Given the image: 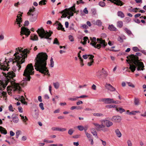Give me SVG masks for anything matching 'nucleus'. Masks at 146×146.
Instances as JSON below:
<instances>
[{
    "label": "nucleus",
    "instance_id": "nucleus-10",
    "mask_svg": "<svg viewBox=\"0 0 146 146\" xmlns=\"http://www.w3.org/2000/svg\"><path fill=\"white\" fill-rule=\"evenodd\" d=\"M92 124L95 126L96 129H100L104 132H106L108 131V129L105 127V125L102 123L101 124L97 123H93Z\"/></svg>",
    "mask_w": 146,
    "mask_h": 146
},
{
    "label": "nucleus",
    "instance_id": "nucleus-52",
    "mask_svg": "<svg viewBox=\"0 0 146 146\" xmlns=\"http://www.w3.org/2000/svg\"><path fill=\"white\" fill-rule=\"evenodd\" d=\"M125 20V21L127 23H129L131 20V19L128 17H126Z\"/></svg>",
    "mask_w": 146,
    "mask_h": 146
},
{
    "label": "nucleus",
    "instance_id": "nucleus-12",
    "mask_svg": "<svg viewBox=\"0 0 146 146\" xmlns=\"http://www.w3.org/2000/svg\"><path fill=\"white\" fill-rule=\"evenodd\" d=\"M21 14H19L17 16V18L16 19L15 22V24L17 25L19 27H21L22 26L21 23L22 22L21 18V17L22 16Z\"/></svg>",
    "mask_w": 146,
    "mask_h": 146
},
{
    "label": "nucleus",
    "instance_id": "nucleus-42",
    "mask_svg": "<svg viewBox=\"0 0 146 146\" xmlns=\"http://www.w3.org/2000/svg\"><path fill=\"white\" fill-rule=\"evenodd\" d=\"M99 5L102 7H104L105 6L106 4L104 1H100L99 3Z\"/></svg>",
    "mask_w": 146,
    "mask_h": 146
},
{
    "label": "nucleus",
    "instance_id": "nucleus-13",
    "mask_svg": "<svg viewBox=\"0 0 146 146\" xmlns=\"http://www.w3.org/2000/svg\"><path fill=\"white\" fill-rule=\"evenodd\" d=\"M102 123L104 124V125L106 126L107 127H109L113 125V123L112 122L108 120H102L101 121Z\"/></svg>",
    "mask_w": 146,
    "mask_h": 146
},
{
    "label": "nucleus",
    "instance_id": "nucleus-50",
    "mask_svg": "<svg viewBox=\"0 0 146 146\" xmlns=\"http://www.w3.org/2000/svg\"><path fill=\"white\" fill-rule=\"evenodd\" d=\"M53 44H56L58 45H59V42L57 38H56L54 39L53 42Z\"/></svg>",
    "mask_w": 146,
    "mask_h": 146
},
{
    "label": "nucleus",
    "instance_id": "nucleus-18",
    "mask_svg": "<svg viewBox=\"0 0 146 146\" xmlns=\"http://www.w3.org/2000/svg\"><path fill=\"white\" fill-rule=\"evenodd\" d=\"M52 129L54 131H64L66 130V129L65 128H61L57 127H54L52 128Z\"/></svg>",
    "mask_w": 146,
    "mask_h": 146
},
{
    "label": "nucleus",
    "instance_id": "nucleus-21",
    "mask_svg": "<svg viewBox=\"0 0 146 146\" xmlns=\"http://www.w3.org/2000/svg\"><path fill=\"white\" fill-rule=\"evenodd\" d=\"M83 58L85 59H86L88 58L90 59H92L94 57V56L91 55L85 54L83 56Z\"/></svg>",
    "mask_w": 146,
    "mask_h": 146
},
{
    "label": "nucleus",
    "instance_id": "nucleus-31",
    "mask_svg": "<svg viewBox=\"0 0 146 146\" xmlns=\"http://www.w3.org/2000/svg\"><path fill=\"white\" fill-rule=\"evenodd\" d=\"M117 15L121 17V18H123L125 17V15L121 11H118L117 13Z\"/></svg>",
    "mask_w": 146,
    "mask_h": 146
},
{
    "label": "nucleus",
    "instance_id": "nucleus-58",
    "mask_svg": "<svg viewBox=\"0 0 146 146\" xmlns=\"http://www.w3.org/2000/svg\"><path fill=\"white\" fill-rule=\"evenodd\" d=\"M27 138L26 136H23L21 138V140L22 141H24L27 139Z\"/></svg>",
    "mask_w": 146,
    "mask_h": 146
},
{
    "label": "nucleus",
    "instance_id": "nucleus-14",
    "mask_svg": "<svg viewBox=\"0 0 146 146\" xmlns=\"http://www.w3.org/2000/svg\"><path fill=\"white\" fill-rule=\"evenodd\" d=\"M100 101L104 102L106 104H113V99L110 98H102Z\"/></svg>",
    "mask_w": 146,
    "mask_h": 146
},
{
    "label": "nucleus",
    "instance_id": "nucleus-49",
    "mask_svg": "<svg viewBox=\"0 0 146 146\" xmlns=\"http://www.w3.org/2000/svg\"><path fill=\"white\" fill-rule=\"evenodd\" d=\"M78 128L80 131H82L84 129V127L82 125H79L77 127Z\"/></svg>",
    "mask_w": 146,
    "mask_h": 146
},
{
    "label": "nucleus",
    "instance_id": "nucleus-23",
    "mask_svg": "<svg viewBox=\"0 0 146 146\" xmlns=\"http://www.w3.org/2000/svg\"><path fill=\"white\" fill-rule=\"evenodd\" d=\"M115 132L116 136L120 138L121 136V134L118 129H116L115 130Z\"/></svg>",
    "mask_w": 146,
    "mask_h": 146
},
{
    "label": "nucleus",
    "instance_id": "nucleus-41",
    "mask_svg": "<svg viewBox=\"0 0 146 146\" xmlns=\"http://www.w3.org/2000/svg\"><path fill=\"white\" fill-rule=\"evenodd\" d=\"M78 98H79L78 96H74L72 98H69V99L71 101H75L77 100Z\"/></svg>",
    "mask_w": 146,
    "mask_h": 146
},
{
    "label": "nucleus",
    "instance_id": "nucleus-30",
    "mask_svg": "<svg viewBox=\"0 0 146 146\" xmlns=\"http://www.w3.org/2000/svg\"><path fill=\"white\" fill-rule=\"evenodd\" d=\"M140 111H132L129 113V115H135L136 113H139Z\"/></svg>",
    "mask_w": 146,
    "mask_h": 146
},
{
    "label": "nucleus",
    "instance_id": "nucleus-20",
    "mask_svg": "<svg viewBox=\"0 0 146 146\" xmlns=\"http://www.w3.org/2000/svg\"><path fill=\"white\" fill-rule=\"evenodd\" d=\"M31 39L32 40H37L38 39V38L37 35L35 34L32 35L31 36Z\"/></svg>",
    "mask_w": 146,
    "mask_h": 146
},
{
    "label": "nucleus",
    "instance_id": "nucleus-2",
    "mask_svg": "<svg viewBox=\"0 0 146 146\" xmlns=\"http://www.w3.org/2000/svg\"><path fill=\"white\" fill-rule=\"evenodd\" d=\"M0 77L3 76L5 77V80L0 84V90H4L7 85H9L7 89L9 95L11 94L12 92H19L21 90V88L19 83L15 82V80L13 78L15 76V74L12 71L6 72H1ZM6 93L5 92H0V97L3 96V98L6 99Z\"/></svg>",
    "mask_w": 146,
    "mask_h": 146
},
{
    "label": "nucleus",
    "instance_id": "nucleus-9",
    "mask_svg": "<svg viewBox=\"0 0 146 146\" xmlns=\"http://www.w3.org/2000/svg\"><path fill=\"white\" fill-rule=\"evenodd\" d=\"M35 8L33 7L30 9L27 13L28 15L30 16V21L31 22L35 21L37 18V15L34 12Z\"/></svg>",
    "mask_w": 146,
    "mask_h": 146
},
{
    "label": "nucleus",
    "instance_id": "nucleus-29",
    "mask_svg": "<svg viewBox=\"0 0 146 146\" xmlns=\"http://www.w3.org/2000/svg\"><path fill=\"white\" fill-rule=\"evenodd\" d=\"M108 28L111 31H115L117 30V29L113 25H109Z\"/></svg>",
    "mask_w": 146,
    "mask_h": 146
},
{
    "label": "nucleus",
    "instance_id": "nucleus-63",
    "mask_svg": "<svg viewBox=\"0 0 146 146\" xmlns=\"http://www.w3.org/2000/svg\"><path fill=\"white\" fill-rule=\"evenodd\" d=\"M82 0H78L77 1V3L78 4H79L80 3L82 4L84 3V2L82 1Z\"/></svg>",
    "mask_w": 146,
    "mask_h": 146
},
{
    "label": "nucleus",
    "instance_id": "nucleus-37",
    "mask_svg": "<svg viewBox=\"0 0 146 146\" xmlns=\"http://www.w3.org/2000/svg\"><path fill=\"white\" fill-rule=\"evenodd\" d=\"M59 83L58 82L53 83V85L55 88L56 89H58L59 87Z\"/></svg>",
    "mask_w": 146,
    "mask_h": 146
},
{
    "label": "nucleus",
    "instance_id": "nucleus-53",
    "mask_svg": "<svg viewBox=\"0 0 146 146\" xmlns=\"http://www.w3.org/2000/svg\"><path fill=\"white\" fill-rule=\"evenodd\" d=\"M74 132V130L72 129H70L68 131V134L70 135H72Z\"/></svg>",
    "mask_w": 146,
    "mask_h": 146
},
{
    "label": "nucleus",
    "instance_id": "nucleus-15",
    "mask_svg": "<svg viewBox=\"0 0 146 146\" xmlns=\"http://www.w3.org/2000/svg\"><path fill=\"white\" fill-rule=\"evenodd\" d=\"M121 120V117L119 115L114 116L111 118L112 121L115 123H119L120 122Z\"/></svg>",
    "mask_w": 146,
    "mask_h": 146
},
{
    "label": "nucleus",
    "instance_id": "nucleus-27",
    "mask_svg": "<svg viewBox=\"0 0 146 146\" xmlns=\"http://www.w3.org/2000/svg\"><path fill=\"white\" fill-rule=\"evenodd\" d=\"M139 9L136 8H133L132 7H131L130 8L128 9V10L129 12H134L135 13L138 12V10Z\"/></svg>",
    "mask_w": 146,
    "mask_h": 146
},
{
    "label": "nucleus",
    "instance_id": "nucleus-45",
    "mask_svg": "<svg viewBox=\"0 0 146 146\" xmlns=\"http://www.w3.org/2000/svg\"><path fill=\"white\" fill-rule=\"evenodd\" d=\"M127 143L128 146H132V142L130 140H128L127 141Z\"/></svg>",
    "mask_w": 146,
    "mask_h": 146
},
{
    "label": "nucleus",
    "instance_id": "nucleus-8",
    "mask_svg": "<svg viewBox=\"0 0 146 146\" xmlns=\"http://www.w3.org/2000/svg\"><path fill=\"white\" fill-rule=\"evenodd\" d=\"M75 9V5L73 6L72 7H71L69 9H66L63 11L62 13V16L61 17V18L64 17L65 18L66 17L67 15L69 16L67 17V18L68 19H70V16H72L74 15V13L73 12H74Z\"/></svg>",
    "mask_w": 146,
    "mask_h": 146
},
{
    "label": "nucleus",
    "instance_id": "nucleus-47",
    "mask_svg": "<svg viewBox=\"0 0 146 146\" xmlns=\"http://www.w3.org/2000/svg\"><path fill=\"white\" fill-rule=\"evenodd\" d=\"M46 0H42L40 1L39 3V5H45L46 4Z\"/></svg>",
    "mask_w": 146,
    "mask_h": 146
},
{
    "label": "nucleus",
    "instance_id": "nucleus-4",
    "mask_svg": "<svg viewBox=\"0 0 146 146\" xmlns=\"http://www.w3.org/2000/svg\"><path fill=\"white\" fill-rule=\"evenodd\" d=\"M129 59L126 61L129 64V68L132 72H134L136 68L137 70H144L143 63L140 62L138 60V57L133 55H131L129 56Z\"/></svg>",
    "mask_w": 146,
    "mask_h": 146
},
{
    "label": "nucleus",
    "instance_id": "nucleus-55",
    "mask_svg": "<svg viewBox=\"0 0 146 146\" xmlns=\"http://www.w3.org/2000/svg\"><path fill=\"white\" fill-rule=\"evenodd\" d=\"M44 142H46V143H53L54 141H49L45 139L43 140Z\"/></svg>",
    "mask_w": 146,
    "mask_h": 146
},
{
    "label": "nucleus",
    "instance_id": "nucleus-56",
    "mask_svg": "<svg viewBox=\"0 0 146 146\" xmlns=\"http://www.w3.org/2000/svg\"><path fill=\"white\" fill-rule=\"evenodd\" d=\"M69 39L71 42L73 41L74 40L73 36L71 35H70L68 36Z\"/></svg>",
    "mask_w": 146,
    "mask_h": 146
},
{
    "label": "nucleus",
    "instance_id": "nucleus-48",
    "mask_svg": "<svg viewBox=\"0 0 146 146\" xmlns=\"http://www.w3.org/2000/svg\"><path fill=\"white\" fill-rule=\"evenodd\" d=\"M50 66L51 67H53L54 66V62L53 60V59L52 58H51V59L50 60Z\"/></svg>",
    "mask_w": 146,
    "mask_h": 146
},
{
    "label": "nucleus",
    "instance_id": "nucleus-38",
    "mask_svg": "<svg viewBox=\"0 0 146 146\" xmlns=\"http://www.w3.org/2000/svg\"><path fill=\"white\" fill-rule=\"evenodd\" d=\"M124 30L125 31V32L127 33L128 35H130L132 34L131 31L126 28L124 29Z\"/></svg>",
    "mask_w": 146,
    "mask_h": 146
},
{
    "label": "nucleus",
    "instance_id": "nucleus-35",
    "mask_svg": "<svg viewBox=\"0 0 146 146\" xmlns=\"http://www.w3.org/2000/svg\"><path fill=\"white\" fill-rule=\"evenodd\" d=\"M93 115L96 117H102L104 116L103 114L100 113H94L93 114Z\"/></svg>",
    "mask_w": 146,
    "mask_h": 146
},
{
    "label": "nucleus",
    "instance_id": "nucleus-61",
    "mask_svg": "<svg viewBox=\"0 0 146 146\" xmlns=\"http://www.w3.org/2000/svg\"><path fill=\"white\" fill-rule=\"evenodd\" d=\"M81 27L83 28H84L85 29H87L88 27L87 25L85 24H82L81 26Z\"/></svg>",
    "mask_w": 146,
    "mask_h": 146
},
{
    "label": "nucleus",
    "instance_id": "nucleus-44",
    "mask_svg": "<svg viewBox=\"0 0 146 146\" xmlns=\"http://www.w3.org/2000/svg\"><path fill=\"white\" fill-rule=\"evenodd\" d=\"M91 131L92 133L94 135H97L96 132L94 129L93 128L92 129H91Z\"/></svg>",
    "mask_w": 146,
    "mask_h": 146
},
{
    "label": "nucleus",
    "instance_id": "nucleus-17",
    "mask_svg": "<svg viewBox=\"0 0 146 146\" xmlns=\"http://www.w3.org/2000/svg\"><path fill=\"white\" fill-rule=\"evenodd\" d=\"M134 103L136 106L140 105L141 104L140 100L138 98H135L134 100Z\"/></svg>",
    "mask_w": 146,
    "mask_h": 146
},
{
    "label": "nucleus",
    "instance_id": "nucleus-59",
    "mask_svg": "<svg viewBox=\"0 0 146 146\" xmlns=\"http://www.w3.org/2000/svg\"><path fill=\"white\" fill-rule=\"evenodd\" d=\"M9 110L11 111H14L13 108L11 105H10L9 107Z\"/></svg>",
    "mask_w": 146,
    "mask_h": 146
},
{
    "label": "nucleus",
    "instance_id": "nucleus-64",
    "mask_svg": "<svg viewBox=\"0 0 146 146\" xmlns=\"http://www.w3.org/2000/svg\"><path fill=\"white\" fill-rule=\"evenodd\" d=\"M92 89H93L94 90H96V86L93 84L92 85Z\"/></svg>",
    "mask_w": 146,
    "mask_h": 146
},
{
    "label": "nucleus",
    "instance_id": "nucleus-19",
    "mask_svg": "<svg viewBox=\"0 0 146 146\" xmlns=\"http://www.w3.org/2000/svg\"><path fill=\"white\" fill-rule=\"evenodd\" d=\"M56 24H57L58 26V27L57 28L58 30H60L62 31H65V30H64V28L63 27V26L60 23H59L58 21H57L56 23Z\"/></svg>",
    "mask_w": 146,
    "mask_h": 146
},
{
    "label": "nucleus",
    "instance_id": "nucleus-11",
    "mask_svg": "<svg viewBox=\"0 0 146 146\" xmlns=\"http://www.w3.org/2000/svg\"><path fill=\"white\" fill-rule=\"evenodd\" d=\"M31 32L29 29L25 27H23L21 29L20 35L22 36L23 35H25L27 37L30 34Z\"/></svg>",
    "mask_w": 146,
    "mask_h": 146
},
{
    "label": "nucleus",
    "instance_id": "nucleus-25",
    "mask_svg": "<svg viewBox=\"0 0 146 146\" xmlns=\"http://www.w3.org/2000/svg\"><path fill=\"white\" fill-rule=\"evenodd\" d=\"M81 16H83L84 15V14H88V11L87 9V8L86 7H85L83 10V12L82 11H81Z\"/></svg>",
    "mask_w": 146,
    "mask_h": 146
},
{
    "label": "nucleus",
    "instance_id": "nucleus-24",
    "mask_svg": "<svg viewBox=\"0 0 146 146\" xmlns=\"http://www.w3.org/2000/svg\"><path fill=\"white\" fill-rule=\"evenodd\" d=\"M0 132L2 134L5 135L7 133V131L5 128L1 126H0Z\"/></svg>",
    "mask_w": 146,
    "mask_h": 146
},
{
    "label": "nucleus",
    "instance_id": "nucleus-26",
    "mask_svg": "<svg viewBox=\"0 0 146 146\" xmlns=\"http://www.w3.org/2000/svg\"><path fill=\"white\" fill-rule=\"evenodd\" d=\"M92 22L95 25H97L98 26H100L102 25V22L99 20H97L96 21H93Z\"/></svg>",
    "mask_w": 146,
    "mask_h": 146
},
{
    "label": "nucleus",
    "instance_id": "nucleus-36",
    "mask_svg": "<svg viewBox=\"0 0 146 146\" xmlns=\"http://www.w3.org/2000/svg\"><path fill=\"white\" fill-rule=\"evenodd\" d=\"M117 106L116 105L114 104H111L107 106V107L108 108H115V110L116 109V108H117Z\"/></svg>",
    "mask_w": 146,
    "mask_h": 146
},
{
    "label": "nucleus",
    "instance_id": "nucleus-51",
    "mask_svg": "<svg viewBox=\"0 0 146 146\" xmlns=\"http://www.w3.org/2000/svg\"><path fill=\"white\" fill-rule=\"evenodd\" d=\"M21 103L24 104H27V103L25 101L24 98L23 96L22 97V99L21 100Z\"/></svg>",
    "mask_w": 146,
    "mask_h": 146
},
{
    "label": "nucleus",
    "instance_id": "nucleus-34",
    "mask_svg": "<svg viewBox=\"0 0 146 146\" xmlns=\"http://www.w3.org/2000/svg\"><path fill=\"white\" fill-rule=\"evenodd\" d=\"M96 75L98 78H100L102 75V73L101 71L100 70L98 71L96 73Z\"/></svg>",
    "mask_w": 146,
    "mask_h": 146
},
{
    "label": "nucleus",
    "instance_id": "nucleus-16",
    "mask_svg": "<svg viewBox=\"0 0 146 146\" xmlns=\"http://www.w3.org/2000/svg\"><path fill=\"white\" fill-rule=\"evenodd\" d=\"M105 86L107 89L110 91L113 92L115 90V88L110 84H106Z\"/></svg>",
    "mask_w": 146,
    "mask_h": 146
},
{
    "label": "nucleus",
    "instance_id": "nucleus-40",
    "mask_svg": "<svg viewBox=\"0 0 146 146\" xmlns=\"http://www.w3.org/2000/svg\"><path fill=\"white\" fill-rule=\"evenodd\" d=\"M85 134L89 139L92 138V135L88 133V132H86Z\"/></svg>",
    "mask_w": 146,
    "mask_h": 146
},
{
    "label": "nucleus",
    "instance_id": "nucleus-57",
    "mask_svg": "<svg viewBox=\"0 0 146 146\" xmlns=\"http://www.w3.org/2000/svg\"><path fill=\"white\" fill-rule=\"evenodd\" d=\"M125 39V36H123L122 38L120 36L118 38V40L120 42H122L123 41V39Z\"/></svg>",
    "mask_w": 146,
    "mask_h": 146
},
{
    "label": "nucleus",
    "instance_id": "nucleus-62",
    "mask_svg": "<svg viewBox=\"0 0 146 146\" xmlns=\"http://www.w3.org/2000/svg\"><path fill=\"white\" fill-rule=\"evenodd\" d=\"M52 100L53 102V104H56L57 103V102L56 100V99L55 98H52Z\"/></svg>",
    "mask_w": 146,
    "mask_h": 146
},
{
    "label": "nucleus",
    "instance_id": "nucleus-60",
    "mask_svg": "<svg viewBox=\"0 0 146 146\" xmlns=\"http://www.w3.org/2000/svg\"><path fill=\"white\" fill-rule=\"evenodd\" d=\"M127 83L129 86L133 88L135 87L134 85L132 83L130 82H127Z\"/></svg>",
    "mask_w": 146,
    "mask_h": 146
},
{
    "label": "nucleus",
    "instance_id": "nucleus-5",
    "mask_svg": "<svg viewBox=\"0 0 146 146\" xmlns=\"http://www.w3.org/2000/svg\"><path fill=\"white\" fill-rule=\"evenodd\" d=\"M34 68L32 64L31 63L28 64L25 70L23 75L24 77L23 78V82L21 85L24 86L26 85L27 81H29L31 78V75H33L34 74Z\"/></svg>",
    "mask_w": 146,
    "mask_h": 146
},
{
    "label": "nucleus",
    "instance_id": "nucleus-6",
    "mask_svg": "<svg viewBox=\"0 0 146 146\" xmlns=\"http://www.w3.org/2000/svg\"><path fill=\"white\" fill-rule=\"evenodd\" d=\"M90 40L91 41L90 44L98 49H99L101 46L104 47L107 44L105 40L102 39L97 38L96 40L95 37H90Z\"/></svg>",
    "mask_w": 146,
    "mask_h": 146
},
{
    "label": "nucleus",
    "instance_id": "nucleus-3",
    "mask_svg": "<svg viewBox=\"0 0 146 146\" xmlns=\"http://www.w3.org/2000/svg\"><path fill=\"white\" fill-rule=\"evenodd\" d=\"M48 56L46 53H39L35 60L34 66L37 71L45 75L48 74V71L46 67Z\"/></svg>",
    "mask_w": 146,
    "mask_h": 146
},
{
    "label": "nucleus",
    "instance_id": "nucleus-54",
    "mask_svg": "<svg viewBox=\"0 0 146 146\" xmlns=\"http://www.w3.org/2000/svg\"><path fill=\"white\" fill-rule=\"evenodd\" d=\"M39 106L42 110H43L44 109V105L42 103H40L39 104Z\"/></svg>",
    "mask_w": 146,
    "mask_h": 146
},
{
    "label": "nucleus",
    "instance_id": "nucleus-1",
    "mask_svg": "<svg viewBox=\"0 0 146 146\" xmlns=\"http://www.w3.org/2000/svg\"><path fill=\"white\" fill-rule=\"evenodd\" d=\"M29 49H23L21 47H18L15 49V53L14 54V58L11 59L9 60H7L2 59L0 62V69L1 72H8L9 66V64L16 63V69L19 71L21 66L20 64L24 62L25 59L27 58V54L29 53Z\"/></svg>",
    "mask_w": 146,
    "mask_h": 146
},
{
    "label": "nucleus",
    "instance_id": "nucleus-33",
    "mask_svg": "<svg viewBox=\"0 0 146 146\" xmlns=\"http://www.w3.org/2000/svg\"><path fill=\"white\" fill-rule=\"evenodd\" d=\"M19 115L21 117V119L24 122H25L28 120V118L26 116L22 115L21 114L20 115Z\"/></svg>",
    "mask_w": 146,
    "mask_h": 146
},
{
    "label": "nucleus",
    "instance_id": "nucleus-43",
    "mask_svg": "<svg viewBox=\"0 0 146 146\" xmlns=\"http://www.w3.org/2000/svg\"><path fill=\"white\" fill-rule=\"evenodd\" d=\"M90 62L88 63V66H90L94 62V60L93 58L92 59H90Z\"/></svg>",
    "mask_w": 146,
    "mask_h": 146
},
{
    "label": "nucleus",
    "instance_id": "nucleus-22",
    "mask_svg": "<svg viewBox=\"0 0 146 146\" xmlns=\"http://www.w3.org/2000/svg\"><path fill=\"white\" fill-rule=\"evenodd\" d=\"M116 110L121 113H122L123 112L125 111V110L122 108L119 107L117 106L116 108Z\"/></svg>",
    "mask_w": 146,
    "mask_h": 146
},
{
    "label": "nucleus",
    "instance_id": "nucleus-32",
    "mask_svg": "<svg viewBox=\"0 0 146 146\" xmlns=\"http://www.w3.org/2000/svg\"><path fill=\"white\" fill-rule=\"evenodd\" d=\"M21 131L20 130H18L17 131L16 133V138L18 139L19 136L21 134Z\"/></svg>",
    "mask_w": 146,
    "mask_h": 146
},
{
    "label": "nucleus",
    "instance_id": "nucleus-46",
    "mask_svg": "<svg viewBox=\"0 0 146 146\" xmlns=\"http://www.w3.org/2000/svg\"><path fill=\"white\" fill-rule=\"evenodd\" d=\"M133 50L135 52H138L140 51V50L137 47L135 46L133 47Z\"/></svg>",
    "mask_w": 146,
    "mask_h": 146
},
{
    "label": "nucleus",
    "instance_id": "nucleus-39",
    "mask_svg": "<svg viewBox=\"0 0 146 146\" xmlns=\"http://www.w3.org/2000/svg\"><path fill=\"white\" fill-rule=\"evenodd\" d=\"M13 121L15 123H17L18 122L19 119L17 117H12Z\"/></svg>",
    "mask_w": 146,
    "mask_h": 146
},
{
    "label": "nucleus",
    "instance_id": "nucleus-28",
    "mask_svg": "<svg viewBox=\"0 0 146 146\" xmlns=\"http://www.w3.org/2000/svg\"><path fill=\"white\" fill-rule=\"evenodd\" d=\"M123 25V22L121 21H118L117 24V27L121 28L122 27Z\"/></svg>",
    "mask_w": 146,
    "mask_h": 146
},
{
    "label": "nucleus",
    "instance_id": "nucleus-7",
    "mask_svg": "<svg viewBox=\"0 0 146 146\" xmlns=\"http://www.w3.org/2000/svg\"><path fill=\"white\" fill-rule=\"evenodd\" d=\"M39 36L41 38H44L49 39L50 40L51 38L49 37L51 35L52 33V32H48L47 31L45 32L44 29L42 28H40L38 29L36 31Z\"/></svg>",
    "mask_w": 146,
    "mask_h": 146
}]
</instances>
